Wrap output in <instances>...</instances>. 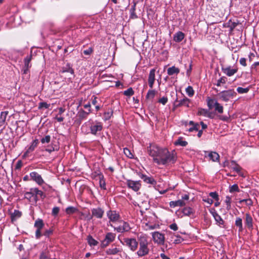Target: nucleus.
I'll return each instance as SVG.
<instances>
[{"instance_id": "39448f33", "label": "nucleus", "mask_w": 259, "mask_h": 259, "mask_svg": "<svg viewBox=\"0 0 259 259\" xmlns=\"http://www.w3.org/2000/svg\"><path fill=\"white\" fill-rule=\"evenodd\" d=\"M124 243L131 250L135 251L138 247L139 240L134 238H125L123 239Z\"/></svg>"}, {"instance_id": "20e7f679", "label": "nucleus", "mask_w": 259, "mask_h": 259, "mask_svg": "<svg viewBox=\"0 0 259 259\" xmlns=\"http://www.w3.org/2000/svg\"><path fill=\"white\" fill-rule=\"evenodd\" d=\"M236 95V93L233 89L223 91L218 94L219 99L224 102H227Z\"/></svg>"}, {"instance_id": "f3484780", "label": "nucleus", "mask_w": 259, "mask_h": 259, "mask_svg": "<svg viewBox=\"0 0 259 259\" xmlns=\"http://www.w3.org/2000/svg\"><path fill=\"white\" fill-rule=\"evenodd\" d=\"M155 70L154 69H152L150 70L149 76H148V83L150 88L152 89L153 87V84L155 81Z\"/></svg>"}, {"instance_id": "bf43d9fd", "label": "nucleus", "mask_w": 259, "mask_h": 259, "mask_svg": "<svg viewBox=\"0 0 259 259\" xmlns=\"http://www.w3.org/2000/svg\"><path fill=\"white\" fill-rule=\"evenodd\" d=\"M227 81V78L226 77H222L220 79H219L217 81V83H216V85L218 87L221 86V83H225Z\"/></svg>"}, {"instance_id": "69168bd1", "label": "nucleus", "mask_w": 259, "mask_h": 259, "mask_svg": "<svg viewBox=\"0 0 259 259\" xmlns=\"http://www.w3.org/2000/svg\"><path fill=\"white\" fill-rule=\"evenodd\" d=\"M41 230L36 229L35 231V237L37 239L40 238V237L43 235V234H42L41 232Z\"/></svg>"}, {"instance_id": "7c9ffc66", "label": "nucleus", "mask_w": 259, "mask_h": 259, "mask_svg": "<svg viewBox=\"0 0 259 259\" xmlns=\"http://www.w3.org/2000/svg\"><path fill=\"white\" fill-rule=\"evenodd\" d=\"M50 257V251L46 248L40 254L39 259H49Z\"/></svg>"}, {"instance_id": "3c124183", "label": "nucleus", "mask_w": 259, "mask_h": 259, "mask_svg": "<svg viewBox=\"0 0 259 259\" xmlns=\"http://www.w3.org/2000/svg\"><path fill=\"white\" fill-rule=\"evenodd\" d=\"M228 24H230L229 27L231 30H233L239 24V22L238 21H237L236 22H232L230 20Z\"/></svg>"}, {"instance_id": "b1692460", "label": "nucleus", "mask_w": 259, "mask_h": 259, "mask_svg": "<svg viewBox=\"0 0 259 259\" xmlns=\"http://www.w3.org/2000/svg\"><path fill=\"white\" fill-rule=\"evenodd\" d=\"M186 204L183 200L179 199L177 201H171L169 202L170 207L174 208L177 206H183Z\"/></svg>"}, {"instance_id": "2f4dec72", "label": "nucleus", "mask_w": 259, "mask_h": 259, "mask_svg": "<svg viewBox=\"0 0 259 259\" xmlns=\"http://www.w3.org/2000/svg\"><path fill=\"white\" fill-rule=\"evenodd\" d=\"M180 72V69L175 66L169 67L167 69V74L169 75H172L174 74H178Z\"/></svg>"}, {"instance_id": "79ce46f5", "label": "nucleus", "mask_w": 259, "mask_h": 259, "mask_svg": "<svg viewBox=\"0 0 259 259\" xmlns=\"http://www.w3.org/2000/svg\"><path fill=\"white\" fill-rule=\"evenodd\" d=\"M77 209L73 206H69L66 208L65 211L68 214H71L77 211Z\"/></svg>"}, {"instance_id": "052dcab7", "label": "nucleus", "mask_w": 259, "mask_h": 259, "mask_svg": "<svg viewBox=\"0 0 259 259\" xmlns=\"http://www.w3.org/2000/svg\"><path fill=\"white\" fill-rule=\"evenodd\" d=\"M209 195L216 201H218L219 199L218 194L216 192H211Z\"/></svg>"}, {"instance_id": "aec40b11", "label": "nucleus", "mask_w": 259, "mask_h": 259, "mask_svg": "<svg viewBox=\"0 0 259 259\" xmlns=\"http://www.w3.org/2000/svg\"><path fill=\"white\" fill-rule=\"evenodd\" d=\"M122 249L112 246L110 248L106 250V253L108 255H115L121 252Z\"/></svg>"}, {"instance_id": "8fccbe9b", "label": "nucleus", "mask_w": 259, "mask_h": 259, "mask_svg": "<svg viewBox=\"0 0 259 259\" xmlns=\"http://www.w3.org/2000/svg\"><path fill=\"white\" fill-rule=\"evenodd\" d=\"M229 192L233 193L235 192H239V189L237 184H234L229 187Z\"/></svg>"}, {"instance_id": "c03bdc74", "label": "nucleus", "mask_w": 259, "mask_h": 259, "mask_svg": "<svg viewBox=\"0 0 259 259\" xmlns=\"http://www.w3.org/2000/svg\"><path fill=\"white\" fill-rule=\"evenodd\" d=\"M198 114L199 115H202L204 116H209V111L207 109L200 108L198 110Z\"/></svg>"}, {"instance_id": "a211bd4d", "label": "nucleus", "mask_w": 259, "mask_h": 259, "mask_svg": "<svg viewBox=\"0 0 259 259\" xmlns=\"http://www.w3.org/2000/svg\"><path fill=\"white\" fill-rule=\"evenodd\" d=\"M32 189V193H33L34 196V202H36L39 199V198H42V197H45L44 195V193L42 191L39 190L38 188H34Z\"/></svg>"}, {"instance_id": "6e6552de", "label": "nucleus", "mask_w": 259, "mask_h": 259, "mask_svg": "<svg viewBox=\"0 0 259 259\" xmlns=\"http://www.w3.org/2000/svg\"><path fill=\"white\" fill-rule=\"evenodd\" d=\"M126 184L129 188L135 192L139 191L141 186L140 181H134L131 180H127Z\"/></svg>"}, {"instance_id": "bb28decb", "label": "nucleus", "mask_w": 259, "mask_h": 259, "mask_svg": "<svg viewBox=\"0 0 259 259\" xmlns=\"http://www.w3.org/2000/svg\"><path fill=\"white\" fill-rule=\"evenodd\" d=\"M223 72L229 76H232L236 72L237 70L235 69H232L231 67H228L225 68H222Z\"/></svg>"}, {"instance_id": "0eeeda50", "label": "nucleus", "mask_w": 259, "mask_h": 259, "mask_svg": "<svg viewBox=\"0 0 259 259\" xmlns=\"http://www.w3.org/2000/svg\"><path fill=\"white\" fill-rule=\"evenodd\" d=\"M120 225L117 227H114V230L119 233L128 232L131 228L128 223L121 221Z\"/></svg>"}, {"instance_id": "e433bc0d", "label": "nucleus", "mask_w": 259, "mask_h": 259, "mask_svg": "<svg viewBox=\"0 0 259 259\" xmlns=\"http://www.w3.org/2000/svg\"><path fill=\"white\" fill-rule=\"evenodd\" d=\"M175 145L176 146L179 145L182 147H185L188 145V142L186 141H183L182 138H179L175 142Z\"/></svg>"}, {"instance_id": "680f3d73", "label": "nucleus", "mask_w": 259, "mask_h": 259, "mask_svg": "<svg viewBox=\"0 0 259 259\" xmlns=\"http://www.w3.org/2000/svg\"><path fill=\"white\" fill-rule=\"evenodd\" d=\"M200 125L198 123H195L193 126L189 129V132H193V131H198L199 129Z\"/></svg>"}, {"instance_id": "393cba45", "label": "nucleus", "mask_w": 259, "mask_h": 259, "mask_svg": "<svg viewBox=\"0 0 259 259\" xmlns=\"http://www.w3.org/2000/svg\"><path fill=\"white\" fill-rule=\"evenodd\" d=\"M22 216L21 211L18 210H14V212L11 214V219L12 222L16 221Z\"/></svg>"}, {"instance_id": "6ab92c4d", "label": "nucleus", "mask_w": 259, "mask_h": 259, "mask_svg": "<svg viewBox=\"0 0 259 259\" xmlns=\"http://www.w3.org/2000/svg\"><path fill=\"white\" fill-rule=\"evenodd\" d=\"M92 112V110L89 111H85L82 109H80L77 113V116L80 121L85 119L87 118L89 114Z\"/></svg>"}, {"instance_id": "49530a36", "label": "nucleus", "mask_w": 259, "mask_h": 259, "mask_svg": "<svg viewBox=\"0 0 259 259\" xmlns=\"http://www.w3.org/2000/svg\"><path fill=\"white\" fill-rule=\"evenodd\" d=\"M186 92L189 97H192L194 94V91L191 86H188L186 89Z\"/></svg>"}, {"instance_id": "864d4df0", "label": "nucleus", "mask_w": 259, "mask_h": 259, "mask_svg": "<svg viewBox=\"0 0 259 259\" xmlns=\"http://www.w3.org/2000/svg\"><path fill=\"white\" fill-rule=\"evenodd\" d=\"M123 94L126 96H131L134 94V91L132 88H130L124 91Z\"/></svg>"}, {"instance_id": "338daca9", "label": "nucleus", "mask_w": 259, "mask_h": 259, "mask_svg": "<svg viewBox=\"0 0 259 259\" xmlns=\"http://www.w3.org/2000/svg\"><path fill=\"white\" fill-rule=\"evenodd\" d=\"M169 227L170 229L174 231H177L178 229V227L176 223L171 224L169 226Z\"/></svg>"}, {"instance_id": "6e6d98bb", "label": "nucleus", "mask_w": 259, "mask_h": 259, "mask_svg": "<svg viewBox=\"0 0 259 259\" xmlns=\"http://www.w3.org/2000/svg\"><path fill=\"white\" fill-rule=\"evenodd\" d=\"M112 111L105 112L103 115L104 120L105 121L109 120L112 115Z\"/></svg>"}, {"instance_id": "13d9d810", "label": "nucleus", "mask_w": 259, "mask_h": 259, "mask_svg": "<svg viewBox=\"0 0 259 259\" xmlns=\"http://www.w3.org/2000/svg\"><path fill=\"white\" fill-rule=\"evenodd\" d=\"M53 233V230L52 228H49V229L46 230L43 233V235L46 237H49Z\"/></svg>"}, {"instance_id": "ddd939ff", "label": "nucleus", "mask_w": 259, "mask_h": 259, "mask_svg": "<svg viewBox=\"0 0 259 259\" xmlns=\"http://www.w3.org/2000/svg\"><path fill=\"white\" fill-rule=\"evenodd\" d=\"M91 211L92 216L89 219H91L93 217H95L97 219H101L104 213V211L100 207L93 208Z\"/></svg>"}, {"instance_id": "58836bf2", "label": "nucleus", "mask_w": 259, "mask_h": 259, "mask_svg": "<svg viewBox=\"0 0 259 259\" xmlns=\"http://www.w3.org/2000/svg\"><path fill=\"white\" fill-rule=\"evenodd\" d=\"M214 107L215 111L218 112L219 113L222 114L223 113V106L221 105L218 102H216L215 105Z\"/></svg>"}, {"instance_id": "09e8293b", "label": "nucleus", "mask_w": 259, "mask_h": 259, "mask_svg": "<svg viewBox=\"0 0 259 259\" xmlns=\"http://www.w3.org/2000/svg\"><path fill=\"white\" fill-rule=\"evenodd\" d=\"M136 6V4L135 3L134 4V5L132 7V8H131V9L130 10L131 17H132V18H137V15H136V13H135Z\"/></svg>"}, {"instance_id": "c85d7f7f", "label": "nucleus", "mask_w": 259, "mask_h": 259, "mask_svg": "<svg viewBox=\"0 0 259 259\" xmlns=\"http://www.w3.org/2000/svg\"><path fill=\"white\" fill-rule=\"evenodd\" d=\"M182 212L185 215L190 216L194 214L195 211L190 207H186L183 209Z\"/></svg>"}, {"instance_id": "603ef678", "label": "nucleus", "mask_w": 259, "mask_h": 259, "mask_svg": "<svg viewBox=\"0 0 259 259\" xmlns=\"http://www.w3.org/2000/svg\"><path fill=\"white\" fill-rule=\"evenodd\" d=\"M249 90V88H243L242 87H238L237 88V91L239 94L247 93Z\"/></svg>"}, {"instance_id": "72a5a7b5", "label": "nucleus", "mask_w": 259, "mask_h": 259, "mask_svg": "<svg viewBox=\"0 0 259 259\" xmlns=\"http://www.w3.org/2000/svg\"><path fill=\"white\" fill-rule=\"evenodd\" d=\"M235 224L236 226V227H238L239 232H241L243 231V225H242V220L241 218H240L239 217H237L236 219Z\"/></svg>"}, {"instance_id": "774afa93", "label": "nucleus", "mask_w": 259, "mask_h": 259, "mask_svg": "<svg viewBox=\"0 0 259 259\" xmlns=\"http://www.w3.org/2000/svg\"><path fill=\"white\" fill-rule=\"evenodd\" d=\"M92 48H89V49L83 51V54L86 55H89L93 52Z\"/></svg>"}, {"instance_id": "e2e57ef3", "label": "nucleus", "mask_w": 259, "mask_h": 259, "mask_svg": "<svg viewBox=\"0 0 259 259\" xmlns=\"http://www.w3.org/2000/svg\"><path fill=\"white\" fill-rule=\"evenodd\" d=\"M168 101V99L166 97H163L158 100V102L162 104V105H165Z\"/></svg>"}, {"instance_id": "cd10ccee", "label": "nucleus", "mask_w": 259, "mask_h": 259, "mask_svg": "<svg viewBox=\"0 0 259 259\" xmlns=\"http://www.w3.org/2000/svg\"><path fill=\"white\" fill-rule=\"evenodd\" d=\"M45 226V224L44 221L41 219H37L34 223V227L36 228V229L41 230Z\"/></svg>"}, {"instance_id": "412c9836", "label": "nucleus", "mask_w": 259, "mask_h": 259, "mask_svg": "<svg viewBox=\"0 0 259 259\" xmlns=\"http://www.w3.org/2000/svg\"><path fill=\"white\" fill-rule=\"evenodd\" d=\"M38 144V140L37 139H35L32 141L31 143V145L29 146L26 151L24 153V155H28L29 153L33 151L35 148L37 147Z\"/></svg>"}, {"instance_id": "5701e85b", "label": "nucleus", "mask_w": 259, "mask_h": 259, "mask_svg": "<svg viewBox=\"0 0 259 259\" xmlns=\"http://www.w3.org/2000/svg\"><path fill=\"white\" fill-rule=\"evenodd\" d=\"M185 37V34L182 31H178L173 36L174 40L177 42H181Z\"/></svg>"}, {"instance_id": "a19ab883", "label": "nucleus", "mask_w": 259, "mask_h": 259, "mask_svg": "<svg viewBox=\"0 0 259 259\" xmlns=\"http://www.w3.org/2000/svg\"><path fill=\"white\" fill-rule=\"evenodd\" d=\"M156 94V91L154 90H150L148 91L146 98L148 99H153Z\"/></svg>"}, {"instance_id": "423d86ee", "label": "nucleus", "mask_w": 259, "mask_h": 259, "mask_svg": "<svg viewBox=\"0 0 259 259\" xmlns=\"http://www.w3.org/2000/svg\"><path fill=\"white\" fill-rule=\"evenodd\" d=\"M116 234L113 233L108 232L105 237V238L101 241V246L104 248L107 247L109 244L113 242L115 239Z\"/></svg>"}, {"instance_id": "37998d69", "label": "nucleus", "mask_w": 259, "mask_h": 259, "mask_svg": "<svg viewBox=\"0 0 259 259\" xmlns=\"http://www.w3.org/2000/svg\"><path fill=\"white\" fill-rule=\"evenodd\" d=\"M51 105L50 104H48L47 102H41L39 103L38 108L40 110L45 108V109H48L50 107Z\"/></svg>"}, {"instance_id": "a878e982", "label": "nucleus", "mask_w": 259, "mask_h": 259, "mask_svg": "<svg viewBox=\"0 0 259 259\" xmlns=\"http://www.w3.org/2000/svg\"><path fill=\"white\" fill-rule=\"evenodd\" d=\"M208 156L212 161L217 162L219 161L220 155L215 152L211 151L209 152Z\"/></svg>"}, {"instance_id": "9b49d317", "label": "nucleus", "mask_w": 259, "mask_h": 259, "mask_svg": "<svg viewBox=\"0 0 259 259\" xmlns=\"http://www.w3.org/2000/svg\"><path fill=\"white\" fill-rule=\"evenodd\" d=\"M107 216L110 222H115L118 221L120 217L118 212L115 210H109L107 212Z\"/></svg>"}, {"instance_id": "c9c22d12", "label": "nucleus", "mask_w": 259, "mask_h": 259, "mask_svg": "<svg viewBox=\"0 0 259 259\" xmlns=\"http://www.w3.org/2000/svg\"><path fill=\"white\" fill-rule=\"evenodd\" d=\"M216 102L218 101L215 99H211L209 97L207 98V104L209 109H211L214 107Z\"/></svg>"}, {"instance_id": "a18cd8bd", "label": "nucleus", "mask_w": 259, "mask_h": 259, "mask_svg": "<svg viewBox=\"0 0 259 259\" xmlns=\"http://www.w3.org/2000/svg\"><path fill=\"white\" fill-rule=\"evenodd\" d=\"M62 73L64 72H69L72 74L74 73L73 69L70 66L69 64H67L66 67H64L61 71Z\"/></svg>"}, {"instance_id": "5fc2aeb1", "label": "nucleus", "mask_w": 259, "mask_h": 259, "mask_svg": "<svg viewBox=\"0 0 259 259\" xmlns=\"http://www.w3.org/2000/svg\"><path fill=\"white\" fill-rule=\"evenodd\" d=\"M51 141V136L49 135H47L45 137L42 138L40 140V141L42 144L45 143H49Z\"/></svg>"}, {"instance_id": "ea45409f", "label": "nucleus", "mask_w": 259, "mask_h": 259, "mask_svg": "<svg viewBox=\"0 0 259 259\" xmlns=\"http://www.w3.org/2000/svg\"><path fill=\"white\" fill-rule=\"evenodd\" d=\"M171 238L173 239L171 241H173L174 243H175V244L180 243L184 240L181 237H180V236H178V235H173L171 236Z\"/></svg>"}, {"instance_id": "473e14b6", "label": "nucleus", "mask_w": 259, "mask_h": 259, "mask_svg": "<svg viewBox=\"0 0 259 259\" xmlns=\"http://www.w3.org/2000/svg\"><path fill=\"white\" fill-rule=\"evenodd\" d=\"M231 168L238 174H240V172L242 169L241 167L236 163L235 161L232 160L231 161Z\"/></svg>"}, {"instance_id": "4c0bfd02", "label": "nucleus", "mask_w": 259, "mask_h": 259, "mask_svg": "<svg viewBox=\"0 0 259 259\" xmlns=\"http://www.w3.org/2000/svg\"><path fill=\"white\" fill-rule=\"evenodd\" d=\"M87 240L90 246H96L98 243V242L94 239L91 235L88 236Z\"/></svg>"}, {"instance_id": "4468645a", "label": "nucleus", "mask_w": 259, "mask_h": 259, "mask_svg": "<svg viewBox=\"0 0 259 259\" xmlns=\"http://www.w3.org/2000/svg\"><path fill=\"white\" fill-rule=\"evenodd\" d=\"M32 59V56H27L24 60V66L23 67V71L24 74H27L29 69L31 67L30 62Z\"/></svg>"}, {"instance_id": "f8f14e48", "label": "nucleus", "mask_w": 259, "mask_h": 259, "mask_svg": "<svg viewBox=\"0 0 259 259\" xmlns=\"http://www.w3.org/2000/svg\"><path fill=\"white\" fill-rule=\"evenodd\" d=\"M31 179L35 181L38 185H41L44 183V181L41 176L36 171L30 173Z\"/></svg>"}, {"instance_id": "4d7b16f0", "label": "nucleus", "mask_w": 259, "mask_h": 259, "mask_svg": "<svg viewBox=\"0 0 259 259\" xmlns=\"http://www.w3.org/2000/svg\"><path fill=\"white\" fill-rule=\"evenodd\" d=\"M123 152L124 154L128 158H132L133 157V155L131 152V151L127 148H124L123 149Z\"/></svg>"}, {"instance_id": "7ed1b4c3", "label": "nucleus", "mask_w": 259, "mask_h": 259, "mask_svg": "<svg viewBox=\"0 0 259 259\" xmlns=\"http://www.w3.org/2000/svg\"><path fill=\"white\" fill-rule=\"evenodd\" d=\"M84 126H87L89 128V131L87 132V134L90 133L95 136L99 135L103 129V124L102 122L97 120L93 121L92 119H90L82 125V128Z\"/></svg>"}, {"instance_id": "f257e3e1", "label": "nucleus", "mask_w": 259, "mask_h": 259, "mask_svg": "<svg viewBox=\"0 0 259 259\" xmlns=\"http://www.w3.org/2000/svg\"><path fill=\"white\" fill-rule=\"evenodd\" d=\"M149 155L153 158V162L158 165L174 163L177 157L174 153H170L166 148H161L155 144H150L147 147Z\"/></svg>"}, {"instance_id": "1a4fd4ad", "label": "nucleus", "mask_w": 259, "mask_h": 259, "mask_svg": "<svg viewBox=\"0 0 259 259\" xmlns=\"http://www.w3.org/2000/svg\"><path fill=\"white\" fill-rule=\"evenodd\" d=\"M154 241L159 244L163 245L164 243V235L158 232H155L152 234Z\"/></svg>"}, {"instance_id": "de8ad7c7", "label": "nucleus", "mask_w": 259, "mask_h": 259, "mask_svg": "<svg viewBox=\"0 0 259 259\" xmlns=\"http://www.w3.org/2000/svg\"><path fill=\"white\" fill-rule=\"evenodd\" d=\"M225 203L226 204V209L229 210L231 208V197L227 196L226 197Z\"/></svg>"}, {"instance_id": "c756f323", "label": "nucleus", "mask_w": 259, "mask_h": 259, "mask_svg": "<svg viewBox=\"0 0 259 259\" xmlns=\"http://www.w3.org/2000/svg\"><path fill=\"white\" fill-rule=\"evenodd\" d=\"M32 189L31 188L28 192H26L25 193L24 196L25 198L28 199L29 200V201H34V196L33 194V193H32Z\"/></svg>"}, {"instance_id": "f03ea898", "label": "nucleus", "mask_w": 259, "mask_h": 259, "mask_svg": "<svg viewBox=\"0 0 259 259\" xmlns=\"http://www.w3.org/2000/svg\"><path fill=\"white\" fill-rule=\"evenodd\" d=\"M138 240H139V244L137 251L136 253V254L139 257H143L148 255L150 251L148 236L142 234L138 236Z\"/></svg>"}, {"instance_id": "2eb2a0df", "label": "nucleus", "mask_w": 259, "mask_h": 259, "mask_svg": "<svg viewBox=\"0 0 259 259\" xmlns=\"http://www.w3.org/2000/svg\"><path fill=\"white\" fill-rule=\"evenodd\" d=\"M212 214L217 224L221 227L224 228L225 222L221 217V216L217 212H212Z\"/></svg>"}, {"instance_id": "4be33fe9", "label": "nucleus", "mask_w": 259, "mask_h": 259, "mask_svg": "<svg viewBox=\"0 0 259 259\" xmlns=\"http://www.w3.org/2000/svg\"><path fill=\"white\" fill-rule=\"evenodd\" d=\"M141 178L147 184H150L152 185H155L156 184V181L152 177H150L144 175H142Z\"/></svg>"}, {"instance_id": "9d476101", "label": "nucleus", "mask_w": 259, "mask_h": 259, "mask_svg": "<svg viewBox=\"0 0 259 259\" xmlns=\"http://www.w3.org/2000/svg\"><path fill=\"white\" fill-rule=\"evenodd\" d=\"M190 100L188 98L184 97V98L181 100H178L177 98L174 103V106L175 108H178L181 106L189 107Z\"/></svg>"}, {"instance_id": "f704fd0d", "label": "nucleus", "mask_w": 259, "mask_h": 259, "mask_svg": "<svg viewBox=\"0 0 259 259\" xmlns=\"http://www.w3.org/2000/svg\"><path fill=\"white\" fill-rule=\"evenodd\" d=\"M8 113L7 111L1 112L0 115V126L3 125L5 123Z\"/></svg>"}, {"instance_id": "dca6fc26", "label": "nucleus", "mask_w": 259, "mask_h": 259, "mask_svg": "<svg viewBox=\"0 0 259 259\" xmlns=\"http://www.w3.org/2000/svg\"><path fill=\"white\" fill-rule=\"evenodd\" d=\"M245 223L249 229H252L253 228V219L250 214L248 213H246L245 215Z\"/></svg>"}, {"instance_id": "0e129e2a", "label": "nucleus", "mask_w": 259, "mask_h": 259, "mask_svg": "<svg viewBox=\"0 0 259 259\" xmlns=\"http://www.w3.org/2000/svg\"><path fill=\"white\" fill-rule=\"evenodd\" d=\"M60 211V208L59 207L56 206L53 207L52 211V214L54 216L57 215Z\"/></svg>"}]
</instances>
